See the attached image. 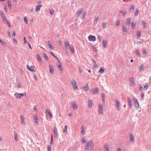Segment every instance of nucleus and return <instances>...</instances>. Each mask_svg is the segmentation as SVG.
<instances>
[{
  "label": "nucleus",
  "mask_w": 151,
  "mask_h": 151,
  "mask_svg": "<svg viewBox=\"0 0 151 151\" xmlns=\"http://www.w3.org/2000/svg\"><path fill=\"white\" fill-rule=\"evenodd\" d=\"M94 147L93 142L92 140H90L87 143L85 146V150L87 151L93 149Z\"/></svg>",
  "instance_id": "obj_1"
},
{
  "label": "nucleus",
  "mask_w": 151,
  "mask_h": 151,
  "mask_svg": "<svg viewBox=\"0 0 151 151\" xmlns=\"http://www.w3.org/2000/svg\"><path fill=\"white\" fill-rule=\"evenodd\" d=\"M70 83L72 86L74 90L78 89V85L75 80L74 79H72L70 81Z\"/></svg>",
  "instance_id": "obj_2"
},
{
  "label": "nucleus",
  "mask_w": 151,
  "mask_h": 151,
  "mask_svg": "<svg viewBox=\"0 0 151 151\" xmlns=\"http://www.w3.org/2000/svg\"><path fill=\"white\" fill-rule=\"evenodd\" d=\"M27 69L29 70L32 72H35L36 71V69L34 66H30L28 65H27Z\"/></svg>",
  "instance_id": "obj_3"
},
{
  "label": "nucleus",
  "mask_w": 151,
  "mask_h": 151,
  "mask_svg": "<svg viewBox=\"0 0 151 151\" xmlns=\"http://www.w3.org/2000/svg\"><path fill=\"white\" fill-rule=\"evenodd\" d=\"M122 32L124 35H126L127 33V27L125 25L123 26L122 27Z\"/></svg>",
  "instance_id": "obj_4"
},
{
  "label": "nucleus",
  "mask_w": 151,
  "mask_h": 151,
  "mask_svg": "<svg viewBox=\"0 0 151 151\" xmlns=\"http://www.w3.org/2000/svg\"><path fill=\"white\" fill-rule=\"evenodd\" d=\"M129 85H130V86H134L135 85L134 79L133 77H131L130 79Z\"/></svg>",
  "instance_id": "obj_5"
},
{
  "label": "nucleus",
  "mask_w": 151,
  "mask_h": 151,
  "mask_svg": "<svg viewBox=\"0 0 151 151\" xmlns=\"http://www.w3.org/2000/svg\"><path fill=\"white\" fill-rule=\"evenodd\" d=\"M71 105L74 109L76 110L78 109L77 105L75 101H73L71 103Z\"/></svg>",
  "instance_id": "obj_6"
},
{
  "label": "nucleus",
  "mask_w": 151,
  "mask_h": 151,
  "mask_svg": "<svg viewBox=\"0 0 151 151\" xmlns=\"http://www.w3.org/2000/svg\"><path fill=\"white\" fill-rule=\"evenodd\" d=\"M103 106L102 104H100L99 106V114H103Z\"/></svg>",
  "instance_id": "obj_7"
},
{
  "label": "nucleus",
  "mask_w": 151,
  "mask_h": 151,
  "mask_svg": "<svg viewBox=\"0 0 151 151\" xmlns=\"http://www.w3.org/2000/svg\"><path fill=\"white\" fill-rule=\"evenodd\" d=\"M91 92L93 94L97 95L99 93V89L98 88H97L95 89L91 90Z\"/></svg>",
  "instance_id": "obj_8"
},
{
  "label": "nucleus",
  "mask_w": 151,
  "mask_h": 151,
  "mask_svg": "<svg viewBox=\"0 0 151 151\" xmlns=\"http://www.w3.org/2000/svg\"><path fill=\"white\" fill-rule=\"evenodd\" d=\"M14 95L17 99H20L23 96L24 94L21 93L19 94L17 92H15L14 94Z\"/></svg>",
  "instance_id": "obj_9"
},
{
  "label": "nucleus",
  "mask_w": 151,
  "mask_h": 151,
  "mask_svg": "<svg viewBox=\"0 0 151 151\" xmlns=\"http://www.w3.org/2000/svg\"><path fill=\"white\" fill-rule=\"evenodd\" d=\"M88 38L90 41H91L93 42L95 41L96 40L95 37L91 35H90L88 37Z\"/></svg>",
  "instance_id": "obj_10"
},
{
  "label": "nucleus",
  "mask_w": 151,
  "mask_h": 151,
  "mask_svg": "<svg viewBox=\"0 0 151 151\" xmlns=\"http://www.w3.org/2000/svg\"><path fill=\"white\" fill-rule=\"evenodd\" d=\"M116 109L118 111H119L120 104L118 100L117 99L116 100Z\"/></svg>",
  "instance_id": "obj_11"
},
{
  "label": "nucleus",
  "mask_w": 151,
  "mask_h": 151,
  "mask_svg": "<svg viewBox=\"0 0 151 151\" xmlns=\"http://www.w3.org/2000/svg\"><path fill=\"white\" fill-rule=\"evenodd\" d=\"M49 67L50 68V73L52 74H53L54 73V72L53 71V67L51 65H49Z\"/></svg>",
  "instance_id": "obj_12"
},
{
  "label": "nucleus",
  "mask_w": 151,
  "mask_h": 151,
  "mask_svg": "<svg viewBox=\"0 0 151 151\" xmlns=\"http://www.w3.org/2000/svg\"><path fill=\"white\" fill-rule=\"evenodd\" d=\"M129 138L130 139V142L134 143V137L132 134H129Z\"/></svg>",
  "instance_id": "obj_13"
},
{
  "label": "nucleus",
  "mask_w": 151,
  "mask_h": 151,
  "mask_svg": "<svg viewBox=\"0 0 151 151\" xmlns=\"http://www.w3.org/2000/svg\"><path fill=\"white\" fill-rule=\"evenodd\" d=\"M88 107L90 108H91L92 107V102L91 99H88Z\"/></svg>",
  "instance_id": "obj_14"
},
{
  "label": "nucleus",
  "mask_w": 151,
  "mask_h": 151,
  "mask_svg": "<svg viewBox=\"0 0 151 151\" xmlns=\"http://www.w3.org/2000/svg\"><path fill=\"white\" fill-rule=\"evenodd\" d=\"M131 19L130 18H128L127 19L126 21V25L129 26H130Z\"/></svg>",
  "instance_id": "obj_15"
},
{
  "label": "nucleus",
  "mask_w": 151,
  "mask_h": 151,
  "mask_svg": "<svg viewBox=\"0 0 151 151\" xmlns=\"http://www.w3.org/2000/svg\"><path fill=\"white\" fill-rule=\"evenodd\" d=\"M83 89L84 91H87L89 89V86L87 83L86 84V85L85 86H84L83 87Z\"/></svg>",
  "instance_id": "obj_16"
},
{
  "label": "nucleus",
  "mask_w": 151,
  "mask_h": 151,
  "mask_svg": "<svg viewBox=\"0 0 151 151\" xmlns=\"http://www.w3.org/2000/svg\"><path fill=\"white\" fill-rule=\"evenodd\" d=\"M135 107L136 109H138L139 107V105L137 99H136L135 101Z\"/></svg>",
  "instance_id": "obj_17"
},
{
  "label": "nucleus",
  "mask_w": 151,
  "mask_h": 151,
  "mask_svg": "<svg viewBox=\"0 0 151 151\" xmlns=\"http://www.w3.org/2000/svg\"><path fill=\"white\" fill-rule=\"evenodd\" d=\"M105 70V69L104 68H101L100 69L99 71V73L101 74H102L103 73Z\"/></svg>",
  "instance_id": "obj_18"
},
{
  "label": "nucleus",
  "mask_w": 151,
  "mask_h": 151,
  "mask_svg": "<svg viewBox=\"0 0 151 151\" xmlns=\"http://www.w3.org/2000/svg\"><path fill=\"white\" fill-rule=\"evenodd\" d=\"M83 11V9L81 8L77 12V13L76 14V16L77 17L79 16L81 14Z\"/></svg>",
  "instance_id": "obj_19"
},
{
  "label": "nucleus",
  "mask_w": 151,
  "mask_h": 151,
  "mask_svg": "<svg viewBox=\"0 0 151 151\" xmlns=\"http://www.w3.org/2000/svg\"><path fill=\"white\" fill-rule=\"evenodd\" d=\"M33 116L35 123L38 124L39 123L38 122V117L36 115H34Z\"/></svg>",
  "instance_id": "obj_20"
},
{
  "label": "nucleus",
  "mask_w": 151,
  "mask_h": 151,
  "mask_svg": "<svg viewBox=\"0 0 151 151\" xmlns=\"http://www.w3.org/2000/svg\"><path fill=\"white\" fill-rule=\"evenodd\" d=\"M134 5L133 4H132L131 5V7L129 9V11L130 12H133L134 8Z\"/></svg>",
  "instance_id": "obj_21"
},
{
  "label": "nucleus",
  "mask_w": 151,
  "mask_h": 151,
  "mask_svg": "<svg viewBox=\"0 0 151 151\" xmlns=\"http://www.w3.org/2000/svg\"><path fill=\"white\" fill-rule=\"evenodd\" d=\"M20 118L21 120V123L23 124V125H25V122H24V118L22 115L20 116Z\"/></svg>",
  "instance_id": "obj_22"
},
{
  "label": "nucleus",
  "mask_w": 151,
  "mask_h": 151,
  "mask_svg": "<svg viewBox=\"0 0 151 151\" xmlns=\"http://www.w3.org/2000/svg\"><path fill=\"white\" fill-rule=\"evenodd\" d=\"M103 46L104 48H106L107 46L108 42L107 41L103 40Z\"/></svg>",
  "instance_id": "obj_23"
},
{
  "label": "nucleus",
  "mask_w": 151,
  "mask_h": 151,
  "mask_svg": "<svg viewBox=\"0 0 151 151\" xmlns=\"http://www.w3.org/2000/svg\"><path fill=\"white\" fill-rule=\"evenodd\" d=\"M105 151H109V149L108 145L106 144L104 146Z\"/></svg>",
  "instance_id": "obj_24"
},
{
  "label": "nucleus",
  "mask_w": 151,
  "mask_h": 151,
  "mask_svg": "<svg viewBox=\"0 0 151 151\" xmlns=\"http://www.w3.org/2000/svg\"><path fill=\"white\" fill-rule=\"evenodd\" d=\"M119 12L120 13H122L123 16H125L127 13L126 11L124 10H120Z\"/></svg>",
  "instance_id": "obj_25"
},
{
  "label": "nucleus",
  "mask_w": 151,
  "mask_h": 151,
  "mask_svg": "<svg viewBox=\"0 0 151 151\" xmlns=\"http://www.w3.org/2000/svg\"><path fill=\"white\" fill-rule=\"evenodd\" d=\"M42 6V5H37L36 6V11L37 12L39 11L40 9V8Z\"/></svg>",
  "instance_id": "obj_26"
},
{
  "label": "nucleus",
  "mask_w": 151,
  "mask_h": 151,
  "mask_svg": "<svg viewBox=\"0 0 151 151\" xmlns=\"http://www.w3.org/2000/svg\"><path fill=\"white\" fill-rule=\"evenodd\" d=\"M49 53L50 55H51L52 56H53L54 58L56 59L58 62L59 61V60L58 58L55 55L53 54L52 52L50 51Z\"/></svg>",
  "instance_id": "obj_27"
},
{
  "label": "nucleus",
  "mask_w": 151,
  "mask_h": 151,
  "mask_svg": "<svg viewBox=\"0 0 151 151\" xmlns=\"http://www.w3.org/2000/svg\"><path fill=\"white\" fill-rule=\"evenodd\" d=\"M64 44L66 49H67L68 47H70L69 46V43L67 41H65V42Z\"/></svg>",
  "instance_id": "obj_28"
},
{
  "label": "nucleus",
  "mask_w": 151,
  "mask_h": 151,
  "mask_svg": "<svg viewBox=\"0 0 151 151\" xmlns=\"http://www.w3.org/2000/svg\"><path fill=\"white\" fill-rule=\"evenodd\" d=\"M3 20V21L4 23H6V22L8 20L6 19L5 16L4 15L3 16L1 17Z\"/></svg>",
  "instance_id": "obj_29"
},
{
  "label": "nucleus",
  "mask_w": 151,
  "mask_h": 151,
  "mask_svg": "<svg viewBox=\"0 0 151 151\" xmlns=\"http://www.w3.org/2000/svg\"><path fill=\"white\" fill-rule=\"evenodd\" d=\"M127 99L128 103V106L129 107H131L132 105L131 99L129 98H128Z\"/></svg>",
  "instance_id": "obj_30"
},
{
  "label": "nucleus",
  "mask_w": 151,
  "mask_h": 151,
  "mask_svg": "<svg viewBox=\"0 0 151 151\" xmlns=\"http://www.w3.org/2000/svg\"><path fill=\"white\" fill-rule=\"evenodd\" d=\"M81 134H83V135H84L85 134V129L84 128L83 126H82L81 127Z\"/></svg>",
  "instance_id": "obj_31"
},
{
  "label": "nucleus",
  "mask_w": 151,
  "mask_h": 151,
  "mask_svg": "<svg viewBox=\"0 0 151 151\" xmlns=\"http://www.w3.org/2000/svg\"><path fill=\"white\" fill-rule=\"evenodd\" d=\"M38 61L39 62H41L42 61V60L41 58V57L39 54H37L36 55Z\"/></svg>",
  "instance_id": "obj_32"
},
{
  "label": "nucleus",
  "mask_w": 151,
  "mask_h": 151,
  "mask_svg": "<svg viewBox=\"0 0 151 151\" xmlns=\"http://www.w3.org/2000/svg\"><path fill=\"white\" fill-rule=\"evenodd\" d=\"M141 36V32L138 31L137 32V37L138 39H139Z\"/></svg>",
  "instance_id": "obj_33"
},
{
  "label": "nucleus",
  "mask_w": 151,
  "mask_h": 151,
  "mask_svg": "<svg viewBox=\"0 0 151 151\" xmlns=\"http://www.w3.org/2000/svg\"><path fill=\"white\" fill-rule=\"evenodd\" d=\"M143 27L146 28L147 27V24L145 21L144 20L142 21V22Z\"/></svg>",
  "instance_id": "obj_34"
},
{
  "label": "nucleus",
  "mask_w": 151,
  "mask_h": 151,
  "mask_svg": "<svg viewBox=\"0 0 151 151\" xmlns=\"http://www.w3.org/2000/svg\"><path fill=\"white\" fill-rule=\"evenodd\" d=\"M42 55L43 57L45 58L46 60H47L48 59V57L47 56L46 54L44 53H43Z\"/></svg>",
  "instance_id": "obj_35"
},
{
  "label": "nucleus",
  "mask_w": 151,
  "mask_h": 151,
  "mask_svg": "<svg viewBox=\"0 0 151 151\" xmlns=\"http://www.w3.org/2000/svg\"><path fill=\"white\" fill-rule=\"evenodd\" d=\"M139 11V10L138 8L136 9L134 14V15L135 16H137L138 15Z\"/></svg>",
  "instance_id": "obj_36"
},
{
  "label": "nucleus",
  "mask_w": 151,
  "mask_h": 151,
  "mask_svg": "<svg viewBox=\"0 0 151 151\" xmlns=\"http://www.w3.org/2000/svg\"><path fill=\"white\" fill-rule=\"evenodd\" d=\"M120 22H121V21L120 20H118L117 21L116 24L115 25L116 27H118L119 25V24H120Z\"/></svg>",
  "instance_id": "obj_37"
},
{
  "label": "nucleus",
  "mask_w": 151,
  "mask_h": 151,
  "mask_svg": "<svg viewBox=\"0 0 151 151\" xmlns=\"http://www.w3.org/2000/svg\"><path fill=\"white\" fill-rule=\"evenodd\" d=\"M102 27L103 28H106L107 24L105 22H103L102 24Z\"/></svg>",
  "instance_id": "obj_38"
},
{
  "label": "nucleus",
  "mask_w": 151,
  "mask_h": 151,
  "mask_svg": "<svg viewBox=\"0 0 151 151\" xmlns=\"http://www.w3.org/2000/svg\"><path fill=\"white\" fill-rule=\"evenodd\" d=\"M49 47V48L51 49H53V47L52 46L51 44H50V41H48L47 42Z\"/></svg>",
  "instance_id": "obj_39"
},
{
  "label": "nucleus",
  "mask_w": 151,
  "mask_h": 151,
  "mask_svg": "<svg viewBox=\"0 0 151 151\" xmlns=\"http://www.w3.org/2000/svg\"><path fill=\"white\" fill-rule=\"evenodd\" d=\"M8 6L9 8L11 9L12 5L11 4V1L10 0H8Z\"/></svg>",
  "instance_id": "obj_40"
},
{
  "label": "nucleus",
  "mask_w": 151,
  "mask_h": 151,
  "mask_svg": "<svg viewBox=\"0 0 151 151\" xmlns=\"http://www.w3.org/2000/svg\"><path fill=\"white\" fill-rule=\"evenodd\" d=\"M136 24H134L133 22L131 23V27L132 29H134L135 27Z\"/></svg>",
  "instance_id": "obj_41"
},
{
  "label": "nucleus",
  "mask_w": 151,
  "mask_h": 151,
  "mask_svg": "<svg viewBox=\"0 0 151 151\" xmlns=\"http://www.w3.org/2000/svg\"><path fill=\"white\" fill-rule=\"evenodd\" d=\"M14 137L15 138V140L17 141H18V137L17 134L16 132H14Z\"/></svg>",
  "instance_id": "obj_42"
},
{
  "label": "nucleus",
  "mask_w": 151,
  "mask_h": 151,
  "mask_svg": "<svg viewBox=\"0 0 151 151\" xmlns=\"http://www.w3.org/2000/svg\"><path fill=\"white\" fill-rule=\"evenodd\" d=\"M58 67L59 68V70L60 71H63L62 67L60 64L58 66Z\"/></svg>",
  "instance_id": "obj_43"
},
{
  "label": "nucleus",
  "mask_w": 151,
  "mask_h": 151,
  "mask_svg": "<svg viewBox=\"0 0 151 151\" xmlns=\"http://www.w3.org/2000/svg\"><path fill=\"white\" fill-rule=\"evenodd\" d=\"M53 132H54V135L55 137H56L57 136V132L56 131V129L54 128L53 129Z\"/></svg>",
  "instance_id": "obj_44"
},
{
  "label": "nucleus",
  "mask_w": 151,
  "mask_h": 151,
  "mask_svg": "<svg viewBox=\"0 0 151 151\" xmlns=\"http://www.w3.org/2000/svg\"><path fill=\"white\" fill-rule=\"evenodd\" d=\"M144 65H142L139 68V70L140 71H141L142 70L144 69Z\"/></svg>",
  "instance_id": "obj_45"
},
{
  "label": "nucleus",
  "mask_w": 151,
  "mask_h": 151,
  "mask_svg": "<svg viewBox=\"0 0 151 151\" xmlns=\"http://www.w3.org/2000/svg\"><path fill=\"white\" fill-rule=\"evenodd\" d=\"M24 21L26 24H27L28 23V19L27 18V17H25L24 18Z\"/></svg>",
  "instance_id": "obj_46"
},
{
  "label": "nucleus",
  "mask_w": 151,
  "mask_h": 151,
  "mask_svg": "<svg viewBox=\"0 0 151 151\" xmlns=\"http://www.w3.org/2000/svg\"><path fill=\"white\" fill-rule=\"evenodd\" d=\"M98 20V17H95V21H94V24L95 25L96 24H97Z\"/></svg>",
  "instance_id": "obj_47"
},
{
  "label": "nucleus",
  "mask_w": 151,
  "mask_h": 151,
  "mask_svg": "<svg viewBox=\"0 0 151 151\" xmlns=\"http://www.w3.org/2000/svg\"><path fill=\"white\" fill-rule=\"evenodd\" d=\"M69 48L71 52L72 53L74 52V48L73 46H72L69 47Z\"/></svg>",
  "instance_id": "obj_48"
},
{
  "label": "nucleus",
  "mask_w": 151,
  "mask_h": 151,
  "mask_svg": "<svg viewBox=\"0 0 151 151\" xmlns=\"http://www.w3.org/2000/svg\"><path fill=\"white\" fill-rule=\"evenodd\" d=\"M148 87V85L147 83H145V86L144 87V88L145 90H146Z\"/></svg>",
  "instance_id": "obj_49"
},
{
  "label": "nucleus",
  "mask_w": 151,
  "mask_h": 151,
  "mask_svg": "<svg viewBox=\"0 0 151 151\" xmlns=\"http://www.w3.org/2000/svg\"><path fill=\"white\" fill-rule=\"evenodd\" d=\"M142 51L145 55H146L147 54V53L146 52V50L145 49H142Z\"/></svg>",
  "instance_id": "obj_50"
},
{
  "label": "nucleus",
  "mask_w": 151,
  "mask_h": 151,
  "mask_svg": "<svg viewBox=\"0 0 151 151\" xmlns=\"http://www.w3.org/2000/svg\"><path fill=\"white\" fill-rule=\"evenodd\" d=\"M135 52L137 55L138 57H140V54L138 50H137L135 51Z\"/></svg>",
  "instance_id": "obj_51"
},
{
  "label": "nucleus",
  "mask_w": 151,
  "mask_h": 151,
  "mask_svg": "<svg viewBox=\"0 0 151 151\" xmlns=\"http://www.w3.org/2000/svg\"><path fill=\"white\" fill-rule=\"evenodd\" d=\"M67 126L66 125H65L64 127V129L63 130V132H65L66 133L67 132Z\"/></svg>",
  "instance_id": "obj_52"
},
{
  "label": "nucleus",
  "mask_w": 151,
  "mask_h": 151,
  "mask_svg": "<svg viewBox=\"0 0 151 151\" xmlns=\"http://www.w3.org/2000/svg\"><path fill=\"white\" fill-rule=\"evenodd\" d=\"M82 140V142L83 143H84L85 142L87 143L85 139V138H83L81 139Z\"/></svg>",
  "instance_id": "obj_53"
},
{
  "label": "nucleus",
  "mask_w": 151,
  "mask_h": 151,
  "mask_svg": "<svg viewBox=\"0 0 151 151\" xmlns=\"http://www.w3.org/2000/svg\"><path fill=\"white\" fill-rule=\"evenodd\" d=\"M86 14V12H84L83 13V15L81 17V18L82 19H83L84 18Z\"/></svg>",
  "instance_id": "obj_54"
},
{
  "label": "nucleus",
  "mask_w": 151,
  "mask_h": 151,
  "mask_svg": "<svg viewBox=\"0 0 151 151\" xmlns=\"http://www.w3.org/2000/svg\"><path fill=\"white\" fill-rule=\"evenodd\" d=\"M0 42L1 44V45H2V46H5V44L3 41H2V40H1V39H0Z\"/></svg>",
  "instance_id": "obj_55"
},
{
  "label": "nucleus",
  "mask_w": 151,
  "mask_h": 151,
  "mask_svg": "<svg viewBox=\"0 0 151 151\" xmlns=\"http://www.w3.org/2000/svg\"><path fill=\"white\" fill-rule=\"evenodd\" d=\"M6 23L7 24L8 26L9 27H11V24H10V22L8 21H6Z\"/></svg>",
  "instance_id": "obj_56"
},
{
  "label": "nucleus",
  "mask_w": 151,
  "mask_h": 151,
  "mask_svg": "<svg viewBox=\"0 0 151 151\" xmlns=\"http://www.w3.org/2000/svg\"><path fill=\"white\" fill-rule=\"evenodd\" d=\"M53 136L52 135H51V141L50 142V144H52L53 143Z\"/></svg>",
  "instance_id": "obj_57"
},
{
  "label": "nucleus",
  "mask_w": 151,
  "mask_h": 151,
  "mask_svg": "<svg viewBox=\"0 0 151 151\" xmlns=\"http://www.w3.org/2000/svg\"><path fill=\"white\" fill-rule=\"evenodd\" d=\"M0 15H1V17L5 15L4 14V13L2 11H0Z\"/></svg>",
  "instance_id": "obj_58"
},
{
  "label": "nucleus",
  "mask_w": 151,
  "mask_h": 151,
  "mask_svg": "<svg viewBox=\"0 0 151 151\" xmlns=\"http://www.w3.org/2000/svg\"><path fill=\"white\" fill-rule=\"evenodd\" d=\"M101 36L100 35H99L97 37V39L99 40V41H101Z\"/></svg>",
  "instance_id": "obj_59"
},
{
  "label": "nucleus",
  "mask_w": 151,
  "mask_h": 151,
  "mask_svg": "<svg viewBox=\"0 0 151 151\" xmlns=\"http://www.w3.org/2000/svg\"><path fill=\"white\" fill-rule=\"evenodd\" d=\"M48 114H49V115L50 118H53L50 112H48Z\"/></svg>",
  "instance_id": "obj_60"
},
{
  "label": "nucleus",
  "mask_w": 151,
  "mask_h": 151,
  "mask_svg": "<svg viewBox=\"0 0 151 151\" xmlns=\"http://www.w3.org/2000/svg\"><path fill=\"white\" fill-rule=\"evenodd\" d=\"M93 50L95 52H96L97 51V49H96V47L93 46Z\"/></svg>",
  "instance_id": "obj_61"
},
{
  "label": "nucleus",
  "mask_w": 151,
  "mask_h": 151,
  "mask_svg": "<svg viewBox=\"0 0 151 151\" xmlns=\"http://www.w3.org/2000/svg\"><path fill=\"white\" fill-rule=\"evenodd\" d=\"M23 40H24V43H28L27 41L26 40V38L25 37H24V38H23Z\"/></svg>",
  "instance_id": "obj_62"
},
{
  "label": "nucleus",
  "mask_w": 151,
  "mask_h": 151,
  "mask_svg": "<svg viewBox=\"0 0 151 151\" xmlns=\"http://www.w3.org/2000/svg\"><path fill=\"white\" fill-rule=\"evenodd\" d=\"M144 93H142V94H141V96H142V98L141 99L142 100H143V99H144V98H143V97H144Z\"/></svg>",
  "instance_id": "obj_63"
},
{
  "label": "nucleus",
  "mask_w": 151,
  "mask_h": 151,
  "mask_svg": "<svg viewBox=\"0 0 151 151\" xmlns=\"http://www.w3.org/2000/svg\"><path fill=\"white\" fill-rule=\"evenodd\" d=\"M47 151H51V147L49 146H48L47 147Z\"/></svg>",
  "instance_id": "obj_64"
}]
</instances>
